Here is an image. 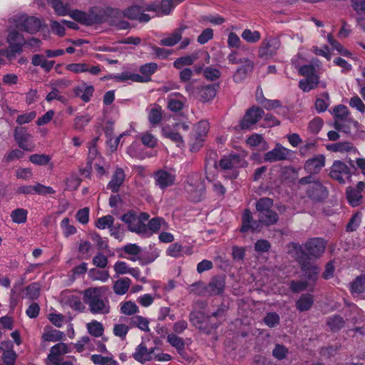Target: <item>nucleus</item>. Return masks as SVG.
Listing matches in <instances>:
<instances>
[{
  "instance_id": "1",
  "label": "nucleus",
  "mask_w": 365,
  "mask_h": 365,
  "mask_svg": "<svg viewBox=\"0 0 365 365\" xmlns=\"http://www.w3.org/2000/svg\"><path fill=\"white\" fill-rule=\"evenodd\" d=\"M207 155L209 157L206 159L207 164L211 163L215 168L219 166L220 169L224 173V178L229 180L236 179L239 175L238 169L246 168L248 165L245 158L237 153L223 155L218 164L216 159L217 156L216 152L210 151Z\"/></svg>"
},
{
  "instance_id": "2",
  "label": "nucleus",
  "mask_w": 365,
  "mask_h": 365,
  "mask_svg": "<svg viewBox=\"0 0 365 365\" xmlns=\"http://www.w3.org/2000/svg\"><path fill=\"white\" fill-rule=\"evenodd\" d=\"M288 248L295 252L296 260L300 265L301 270L305 277L312 282L314 285L318 279L319 268L315 264L307 259V256L303 249V246L297 242H290Z\"/></svg>"
},
{
  "instance_id": "3",
  "label": "nucleus",
  "mask_w": 365,
  "mask_h": 365,
  "mask_svg": "<svg viewBox=\"0 0 365 365\" xmlns=\"http://www.w3.org/2000/svg\"><path fill=\"white\" fill-rule=\"evenodd\" d=\"M274 201L269 197H260L255 203L258 222L269 227L276 225L279 221V215L272 208Z\"/></svg>"
},
{
  "instance_id": "4",
  "label": "nucleus",
  "mask_w": 365,
  "mask_h": 365,
  "mask_svg": "<svg viewBox=\"0 0 365 365\" xmlns=\"http://www.w3.org/2000/svg\"><path fill=\"white\" fill-rule=\"evenodd\" d=\"M83 301L88 305L93 314H108L110 312L108 302L102 299L100 288H89L84 291Z\"/></svg>"
},
{
  "instance_id": "5",
  "label": "nucleus",
  "mask_w": 365,
  "mask_h": 365,
  "mask_svg": "<svg viewBox=\"0 0 365 365\" xmlns=\"http://www.w3.org/2000/svg\"><path fill=\"white\" fill-rule=\"evenodd\" d=\"M189 320L194 327L206 334H210L212 330L218 327L217 323L210 322V316L200 310L192 311L189 314Z\"/></svg>"
},
{
  "instance_id": "6",
  "label": "nucleus",
  "mask_w": 365,
  "mask_h": 365,
  "mask_svg": "<svg viewBox=\"0 0 365 365\" xmlns=\"http://www.w3.org/2000/svg\"><path fill=\"white\" fill-rule=\"evenodd\" d=\"M329 177L339 184H345L346 182H351L352 171L344 162L334 160L330 168Z\"/></svg>"
},
{
  "instance_id": "7",
  "label": "nucleus",
  "mask_w": 365,
  "mask_h": 365,
  "mask_svg": "<svg viewBox=\"0 0 365 365\" xmlns=\"http://www.w3.org/2000/svg\"><path fill=\"white\" fill-rule=\"evenodd\" d=\"M281 41L277 37H267L261 43L258 50V56L262 59L272 58L277 55Z\"/></svg>"
},
{
  "instance_id": "8",
  "label": "nucleus",
  "mask_w": 365,
  "mask_h": 365,
  "mask_svg": "<svg viewBox=\"0 0 365 365\" xmlns=\"http://www.w3.org/2000/svg\"><path fill=\"white\" fill-rule=\"evenodd\" d=\"M16 29L29 34H36L41 27V21L35 16L21 15L14 19Z\"/></svg>"
},
{
  "instance_id": "9",
  "label": "nucleus",
  "mask_w": 365,
  "mask_h": 365,
  "mask_svg": "<svg viewBox=\"0 0 365 365\" xmlns=\"http://www.w3.org/2000/svg\"><path fill=\"white\" fill-rule=\"evenodd\" d=\"M327 242L322 237L309 239L303 247L307 256V259H319L324 252Z\"/></svg>"
},
{
  "instance_id": "10",
  "label": "nucleus",
  "mask_w": 365,
  "mask_h": 365,
  "mask_svg": "<svg viewBox=\"0 0 365 365\" xmlns=\"http://www.w3.org/2000/svg\"><path fill=\"white\" fill-rule=\"evenodd\" d=\"M14 138L19 148L24 151H34L35 145L32 142L33 136L27 132L25 127H16L14 131Z\"/></svg>"
},
{
  "instance_id": "11",
  "label": "nucleus",
  "mask_w": 365,
  "mask_h": 365,
  "mask_svg": "<svg viewBox=\"0 0 365 365\" xmlns=\"http://www.w3.org/2000/svg\"><path fill=\"white\" fill-rule=\"evenodd\" d=\"M264 114L262 108L253 106L247 110L245 115L240 120L239 126L242 130H247L256 124Z\"/></svg>"
},
{
  "instance_id": "12",
  "label": "nucleus",
  "mask_w": 365,
  "mask_h": 365,
  "mask_svg": "<svg viewBox=\"0 0 365 365\" xmlns=\"http://www.w3.org/2000/svg\"><path fill=\"white\" fill-rule=\"evenodd\" d=\"M365 189V182L360 181L356 187L349 186L346 188V198L348 203L353 207H358L363 203V195L361 192Z\"/></svg>"
},
{
  "instance_id": "13",
  "label": "nucleus",
  "mask_w": 365,
  "mask_h": 365,
  "mask_svg": "<svg viewBox=\"0 0 365 365\" xmlns=\"http://www.w3.org/2000/svg\"><path fill=\"white\" fill-rule=\"evenodd\" d=\"M220 86V83H214L196 87V98L202 103L212 101L215 98Z\"/></svg>"
},
{
  "instance_id": "14",
  "label": "nucleus",
  "mask_w": 365,
  "mask_h": 365,
  "mask_svg": "<svg viewBox=\"0 0 365 365\" xmlns=\"http://www.w3.org/2000/svg\"><path fill=\"white\" fill-rule=\"evenodd\" d=\"M6 41L9 43V48L16 55H20L23 52V47L26 46L25 38L16 29L9 31Z\"/></svg>"
},
{
  "instance_id": "15",
  "label": "nucleus",
  "mask_w": 365,
  "mask_h": 365,
  "mask_svg": "<svg viewBox=\"0 0 365 365\" xmlns=\"http://www.w3.org/2000/svg\"><path fill=\"white\" fill-rule=\"evenodd\" d=\"M309 198L314 202H322L328 196V190L319 180L309 185L307 189Z\"/></svg>"
},
{
  "instance_id": "16",
  "label": "nucleus",
  "mask_w": 365,
  "mask_h": 365,
  "mask_svg": "<svg viewBox=\"0 0 365 365\" xmlns=\"http://www.w3.org/2000/svg\"><path fill=\"white\" fill-rule=\"evenodd\" d=\"M120 220L128 225V230L132 232H143L145 230L144 223L138 221V216L135 211L131 210L120 217Z\"/></svg>"
},
{
  "instance_id": "17",
  "label": "nucleus",
  "mask_w": 365,
  "mask_h": 365,
  "mask_svg": "<svg viewBox=\"0 0 365 365\" xmlns=\"http://www.w3.org/2000/svg\"><path fill=\"white\" fill-rule=\"evenodd\" d=\"M225 275L214 276L205 287V292L211 296L221 295L225 291Z\"/></svg>"
},
{
  "instance_id": "18",
  "label": "nucleus",
  "mask_w": 365,
  "mask_h": 365,
  "mask_svg": "<svg viewBox=\"0 0 365 365\" xmlns=\"http://www.w3.org/2000/svg\"><path fill=\"white\" fill-rule=\"evenodd\" d=\"M289 155L290 150L289 149L277 143L274 148L264 155V161L269 163L282 161L288 159Z\"/></svg>"
},
{
  "instance_id": "19",
  "label": "nucleus",
  "mask_w": 365,
  "mask_h": 365,
  "mask_svg": "<svg viewBox=\"0 0 365 365\" xmlns=\"http://www.w3.org/2000/svg\"><path fill=\"white\" fill-rule=\"evenodd\" d=\"M155 185L161 190H165L175 184V175L163 169L153 174Z\"/></svg>"
},
{
  "instance_id": "20",
  "label": "nucleus",
  "mask_w": 365,
  "mask_h": 365,
  "mask_svg": "<svg viewBox=\"0 0 365 365\" xmlns=\"http://www.w3.org/2000/svg\"><path fill=\"white\" fill-rule=\"evenodd\" d=\"M242 65L239 67L233 75V81L235 83H241L251 73L254 68V62L248 58H244Z\"/></svg>"
},
{
  "instance_id": "21",
  "label": "nucleus",
  "mask_w": 365,
  "mask_h": 365,
  "mask_svg": "<svg viewBox=\"0 0 365 365\" xmlns=\"http://www.w3.org/2000/svg\"><path fill=\"white\" fill-rule=\"evenodd\" d=\"M325 165V158L323 155H319L307 160L304 164V170L310 174H317Z\"/></svg>"
},
{
  "instance_id": "22",
  "label": "nucleus",
  "mask_w": 365,
  "mask_h": 365,
  "mask_svg": "<svg viewBox=\"0 0 365 365\" xmlns=\"http://www.w3.org/2000/svg\"><path fill=\"white\" fill-rule=\"evenodd\" d=\"M168 108L173 112L180 111L185 106V98L180 93H173L168 97Z\"/></svg>"
},
{
  "instance_id": "23",
  "label": "nucleus",
  "mask_w": 365,
  "mask_h": 365,
  "mask_svg": "<svg viewBox=\"0 0 365 365\" xmlns=\"http://www.w3.org/2000/svg\"><path fill=\"white\" fill-rule=\"evenodd\" d=\"M69 348L66 344L58 343L51 348L50 353L48 355V359L52 364L58 365L60 361L59 356L68 353Z\"/></svg>"
},
{
  "instance_id": "24",
  "label": "nucleus",
  "mask_w": 365,
  "mask_h": 365,
  "mask_svg": "<svg viewBox=\"0 0 365 365\" xmlns=\"http://www.w3.org/2000/svg\"><path fill=\"white\" fill-rule=\"evenodd\" d=\"M125 173L122 168H118L107 185V189L110 190L113 193H117L125 180Z\"/></svg>"
},
{
  "instance_id": "25",
  "label": "nucleus",
  "mask_w": 365,
  "mask_h": 365,
  "mask_svg": "<svg viewBox=\"0 0 365 365\" xmlns=\"http://www.w3.org/2000/svg\"><path fill=\"white\" fill-rule=\"evenodd\" d=\"M165 224L166 222L163 217H153L148 221V225L144 223L145 230L143 232H138V235L144 237H150L153 233H157L160 230L161 225Z\"/></svg>"
},
{
  "instance_id": "26",
  "label": "nucleus",
  "mask_w": 365,
  "mask_h": 365,
  "mask_svg": "<svg viewBox=\"0 0 365 365\" xmlns=\"http://www.w3.org/2000/svg\"><path fill=\"white\" fill-rule=\"evenodd\" d=\"M185 28V26H180L175 29L168 36L160 39V45L163 46H173L176 45L181 40L182 32Z\"/></svg>"
},
{
  "instance_id": "27",
  "label": "nucleus",
  "mask_w": 365,
  "mask_h": 365,
  "mask_svg": "<svg viewBox=\"0 0 365 365\" xmlns=\"http://www.w3.org/2000/svg\"><path fill=\"white\" fill-rule=\"evenodd\" d=\"M257 224V222L253 220L252 212L249 209H245L242 216V226L240 228V231L242 233L247 232L249 230L253 232L255 230L254 225Z\"/></svg>"
},
{
  "instance_id": "28",
  "label": "nucleus",
  "mask_w": 365,
  "mask_h": 365,
  "mask_svg": "<svg viewBox=\"0 0 365 365\" xmlns=\"http://www.w3.org/2000/svg\"><path fill=\"white\" fill-rule=\"evenodd\" d=\"M62 300L66 305L73 310L81 312L84 309L80 297L70 292L65 293L63 295Z\"/></svg>"
},
{
  "instance_id": "29",
  "label": "nucleus",
  "mask_w": 365,
  "mask_h": 365,
  "mask_svg": "<svg viewBox=\"0 0 365 365\" xmlns=\"http://www.w3.org/2000/svg\"><path fill=\"white\" fill-rule=\"evenodd\" d=\"M133 359L141 364L151 361V357L148 353V349L145 342H141L135 349L132 354Z\"/></svg>"
},
{
  "instance_id": "30",
  "label": "nucleus",
  "mask_w": 365,
  "mask_h": 365,
  "mask_svg": "<svg viewBox=\"0 0 365 365\" xmlns=\"http://www.w3.org/2000/svg\"><path fill=\"white\" fill-rule=\"evenodd\" d=\"M319 83L318 75L306 77L299 82V88L304 92H309L311 90L317 88Z\"/></svg>"
},
{
  "instance_id": "31",
  "label": "nucleus",
  "mask_w": 365,
  "mask_h": 365,
  "mask_svg": "<svg viewBox=\"0 0 365 365\" xmlns=\"http://www.w3.org/2000/svg\"><path fill=\"white\" fill-rule=\"evenodd\" d=\"M314 304V297L311 294H303L296 302V307L299 312H306L311 309Z\"/></svg>"
},
{
  "instance_id": "32",
  "label": "nucleus",
  "mask_w": 365,
  "mask_h": 365,
  "mask_svg": "<svg viewBox=\"0 0 365 365\" xmlns=\"http://www.w3.org/2000/svg\"><path fill=\"white\" fill-rule=\"evenodd\" d=\"M47 3L58 16H64L69 14L70 6L68 3L64 4L61 0H47Z\"/></svg>"
},
{
  "instance_id": "33",
  "label": "nucleus",
  "mask_w": 365,
  "mask_h": 365,
  "mask_svg": "<svg viewBox=\"0 0 365 365\" xmlns=\"http://www.w3.org/2000/svg\"><path fill=\"white\" fill-rule=\"evenodd\" d=\"M148 121L152 126L158 125L163 119V109L158 104H154L149 110Z\"/></svg>"
},
{
  "instance_id": "34",
  "label": "nucleus",
  "mask_w": 365,
  "mask_h": 365,
  "mask_svg": "<svg viewBox=\"0 0 365 365\" xmlns=\"http://www.w3.org/2000/svg\"><path fill=\"white\" fill-rule=\"evenodd\" d=\"M256 101L267 110L282 107V103L279 100H269L263 95L259 96V89L256 91Z\"/></svg>"
},
{
  "instance_id": "35",
  "label": "nucleus",
  "mask_w": 365,
  "mask_h": 365,
  "mask_svg": "<svg viewBox=\"0 0 365 365\" xmlns=\"http://www.w3.org/2000/svg\"><path fill=\"white\" fill-rule=\"evenodd\" d=\"M163 135L171 140L173 142L177 144V146L182 147L184 145V140L182 135L174 130H172L170 126H165L162 128Z\"/></svg>"
},
{
  "instance_id": "36",
  "label": "nucleus",
  "mask_w": 365,
  "mask_h": 365,
  "mask_svg": "<svg viewBox=\"0 0 365 365\" xmlns=\"http://www.w3.org/2000/svg\"><path fill=\"white\" fill-rule=\"evenodd\" d=\"M130 327H138L142 331H149V321L140 315H135L129 319Z\"/></svg>"
},
{
  "instance_id": "37",
  "label": "nucleus",
  "mask_w": 365,
  "mask_h": 365,
  "mask_svg": "<svg viewBox=\"0 0 365 365\" xmlns=\"http://www.w3.org/2000/svg\"><path fill=\"white\" fill-rule=\"evenodd\" d=\"M131 284V280L128 277L120 278L115 282L113 291L116 294H125Z\"/></svg>"
},
{
  "instance_id": "38",
  "label": "nucleus",
  "mask_w": 365,
  "mask_h": 365,
  "mask_svg": "<svg viewBox=\"0 0 365 365\" xmlns=\"http://www.w3.org/2000/svg\"><path fill=\"white\" fill-rule=\"evenodd\" d=\"M94 92V87L93 86H86L84 88L76 87L74 89V93L76 96H79L81 99L87 103L90 101L91 96Z\"/></svg>"
},
{
  "instance_id": "39",
  "label": "nucleus",
  "mask_w": 365,
  "mask_h": 365,
  "mask_svg": "<svg viewBox=\"0 0 365 365\" xmlns=\"http://www.w3.org/2000/svg\"><path fill=\"white\" fill-rule=\"evenodd\" d=\"M68 15L71 16L73 20L79 22L81 24L86 26H91V22L89 21L90 14H88L84 11L78 9H70L69 14H68Z\"/></svg>"
},
{
  "instance_id": "40",
  "label": "nucleus",
  "mask_w": 365,
  "mask_h": 365,
  "mask_svg": "<svg viewBox=\"0 0 365 365\" xmlns=\"http://www.w3.org/2000/svg\"><path fill=\"white\" fill-rule=\"evenodd\" d=\"M158 69V64L154 62L147 63L142 65L139 71L146 82L151 81V76L155 73Z\"/></svg>"
},
{
  "instance_id": "41",
  "label": "nucleus",
  "mask_w": 365,
  "mask_h": 365,
  "mask_svg": "<svg viewBox=\"0 0 365 365\" xmlns=\"http://www.w3.org/2000/svg\"><path fill=\"white\" fill-rule=\"evenodd\" d=\"M210 125L207 120L198 122L195 127V139L205 140Z\"/></svg>"
},
{
  "instance_id": "42",
  "label": "nucleus",
  "mask_w": 365,
  "mask_h": 365,
  "mask_svg": "<svg viewBox=\"0 0 365 365\" xmlns=\"http://www.w3.org/2000/svg\"><path fill=\"white\" fill-rule=\"evenodd\" d=\"M327 324L332 331H336L344 327L345 321L341 316L336 314L327 319Z\"/></svg>"
},
{
  "instance_id": "43",
  "label": "nucleus",
  "mask_w": 365,
  "mask_h": 365,
  "mask_svg": "<svg viewBox=\"0 0 365 365\" xmlns=\"http://www.w3.org/2000/svg\"><path fill=\"white\" fill-rule=\"evenodd\" d=\"M27 215L28 210L24 208H16L10 214L13 222L16 224L25 223L27 220Z\"/></svg>"
},
{
  "instance_id": "44",
  "label": "nucleus",
  "mask_w": 365,
  "mask_h": 365,
  "mask_svg": "<svg viewBox=\"0 0 365 365\" xmlns=\"http://www.w3.org/2000/svg\"><path fill=\"white\" fill-rule=\"evenodd\" d=\"M87 329L88 333L95 337H100L103 336L104 332V327L103 324L96 320L87 324Z\"/></svg>"
},
{
  "instance_id": "45",
  "label": "nucleus",
  "mask_w": 365,
  "mask_h": 365,
  "mask_svg": "<svg viewBox=\"0 0 365 365\" xmlns=\"http://www.w3.org/2000/svg\"><path fill=\"white\" fill-rule=\"evenodd\" d=\"M352 293L361 294L365 292V275L357 277L351 284Z\"/></svg>"
},
{
  "instance_id": "46",
  "label": "nucleus",
  "mask_w": 365,
  "mask_h": 365,
  "mask_svg": "<svg viewBox=\"0 0 365 365\" xmlns=\"http://www.w3.org/2000/svg\"><path fill=\"white\" fill-rule=\"evenodd\" d=\"M329 105V96L328 93H322L315 101V108L318 113L324 112L327 109Z\"/></svg>"
},
{
  "instance_id": "47",
  "label": "nucleus",
  "mask_w": 365,
  "mask_h": 365,
  "mask_svg": "<svg viewBox=\"0 0 365 365\" xmlns=\"http://www.w3.org/2000/svg\"><path fill=\"white\" fill-rule=\"evenodd\" d=\"M91 119L92 118L89 114L77 115L74 119L73 128L79 131L83 130Z\"/></svg>"
},
{
  "instance_id": "48",
  "label": "nucleus",
  "mask_w": 365,
  "mask_h": 365,
  "mask_svg": "<svg viewBox=\"0 0 365 365\" xmlns=\"http://www.w3.org/2000/svg\"><path fill=\"white\" fill-rule=\"evenodd\" d=\"M108 15H109V13L106 8L97 14H90L89 21L91 22V26L96 24L107 23L108 20Z\"/></svg>"
},
{
  "instance_id": "49",
  "label": "nucleus",
  "mask_w": 365,
  "mask_h": 365,
  "mask_svg": "<svg viewBox=\"0 0 365 365\" xmlns=\"http://www.w3.org/2000/svg\"><path fill=\"white\" fill-rule=\"evenodd\" d=\"M289 354V349L284 344H277L272 350V356L279 361L285 359Z\"/></svg>"
},
{
  "instance_id": "50",
  "label": "nucleus",
  "mask_w": 365,
  "mask_h": 365,
  "mask_svg": "<svg viewBox=\"0 0 365 365\" xmlns=\"http://www.w3.org/2000/svg\"><path fill=\"white\" fill-rule=\"evenodd\" d=\"M167 341L173 347L177 349V351L185 349V341L182 338L174 334H170L168 335Z\"/></svg>"
},
{
  "instance_id": "51",
  "label": "nucleus",
  "mask_w": 365,
  "mask_h": 365,
  "mask_svg": "<svg viewBox=\"0 0 365 365\" xmlns=\"http://www.w3.org/2000/svg\"><path fill=\"white\" fill-rule=\"evenodd\" d=\"M362 214L360 212H356L351 215L346 227V232H354L359 227L361 220Z\"/></svg>"
},
{
  "instance_id": "52",
  "label": "nucleus",
  "mask_w": 365,
  "mask_h": 365,
  "mask_svg": "<svg viewBox=\"0 0 365 365\" xmlns=\"http://www.w3.org/2000/svg\"><path fill=\"white\" fill-rule=\"evenodd\" d=\"M139 312L138 307L135 302L127 301L121 304L120 312L125 315H133Z\"/></svg>"
},
{
  "instance_id": "53",
  "label": "nucleus",
  "mask_w": 365,
  "mask_h": 365,
  "mask_svg": "<svg viewBox=\"0 0 365 365\" xmlns=\"http://www.w3.org/2000/svg\"><path fill=\"white\" fill-rule=\"evenodd\" d=\"M241 36L245 41L251 43H256L261 38V34L259 31H252L248 29L243 31Z\"/></svg>"
},
{
  "instance_id": "54",
  "label": "nucleus",
  "mask_w": 365,
  "mask_h": 365,
  "mask_svg": "<svg viewBox=\"0 0 365 365\" xmlns=\"http://www.w3.org/2000/svg\"><path fill=\"white\" fill-rule=\"evenodd\" d=\"M130 325L128 326L123 323L115 324L113 326V334L120 338L122 340H125L130 330Z\"/></svg>"
},
{
  "instance_id": "55",
  "label": "nucleus",
  "mask_w": 365,
  "mask_h": 365,
  "mask_svg": "<svg viewBox=\"0 0 365 365\" xmlns=\"http://www.w3.org/2000/svg\"><path fill=\"white\" fill-rule=\"evenodd\" d=\"M204 78L210 81H215L221 76V71L211 66H207L203 70Z\"/></svg>"
},
{
  "instance_id": "56",
  "label": "nucleus",
  "mask_w": 365,
  "mask_h": 365,
  "mask_svg": "<svg viewBox=\"0 0 365 365\" xmlns=\"http://www.w3.org/2000/svg\"><path fill=\"white\" fill-rule=\"evenodd\" d=\"M64 334L59 330H51L43 333L42 338L46 341H58L63 339Z\"/></svg>"
},
{
  "instance_id": "57",
  "label": "nucleus",
  "mask_w": 365,
  "mask_h": 365,
  "mask_svg": "<svg viewBox=\"0 0 365 365\" xmlns=\"http://www.w3.org/2000/svg\"><path fill=\"white\" fill-rule=\"evenodd\" d=\"M197 59V56H186L178 58L173 63L175 68L180 69L183 66H190L193 64L194 61Z\"/></svg>"
},
{
  "instance_id": "58",
  "label": "nucleus",
  "mask_w": 365,
  "mask_h": 365,
  "mask_svg": "<svg viewBox=\"0 0 365 365\" xmlns=\"http://www.w3.org/2000/svg\"><path fill=\"white\" fill-rule=\"evenodd\" d=\"M353 146L349 142H338L327 146L329 150L333 152H349L352 149Z\"/></svg>"
},
{
  "instance_id": "59",
  "label": "nucleus",
  "mask_w": 365,
  "mask_h": 365,
  "mask_svg": "<svg viewBox=\"0 0 365 365\" xmlns=\"http://www.w3.org/2000/svg\"><path fill=\"white\" fill-rule=\"evenodd\" d=\"M113 223H114L113 217L110 215H108L103 216V217L98 218L96 220L95 225L98 229L104 230L106 227H108V228L110 227Z\"/></svg>"
},
{
  "instance_id": "60",
  "label": "nucleus",
  "mask_w": 365,
  "mask_h": 365,
  "mask_svg": "<svg viewBox=\"0 0 365 365\" xmlns=\"http://www.w3.org/2000/svg\"><path fill=\"white\" fill-rule=\"evenodd\" d=\"M40 290L38 283H32L26 288V296L31 300L37 299L40 295Z\"/></svg>"
},
{
  "instance_id": "61",
  "label": "nucleus",
  "mask_w": 365,
  "mask_h": 365,
  "mask_svg": "<svg viewBox=\"0 0 365 365\" xmlns=\"http://www.w3.org/2000/svg\"><path fill=\"white\" fill-rule=\"evenodd\" d=\"M51 159V157L46 154H33L29 156V160L37 165H46Z\"/></svg>"
},
{
  "instance_id": "62",
  "label": "nucleus",
  "mask_w": 365,
  "mask_h": 365,
  "mask_svg": "<svg viewBox=\"0 0 365 365\" xmlns=\"http://www.w3.org/2000/svg\"><path fill=\"white\" fill-rule=\"evenodd\" d=\"M246 142L249 145L252 147H256L260 145L262 143V148L264 150L267 148V143L264 140L262 135L259 134H252L247 139Z\"/></svg>"
},
{
  "instance_id": "63",
  "label": "nucleus",
  "mask_w": 365,
  "mask_h": 365,
  "mask_svg": "<svg viewBox=\"0 0 365 365\" xmlns=\"http://www.w3.org/2000/svg\"><path fill=\"white\" fill-rule=\"evenodd\" d=\"M142 8L140 6L133 5L123 11V16L132 20H138Z\"/></svg>"
},
{
  "instance_id": "64",
  "label": "nucleus",
  "mask_w": 365,
  "mask_h": 365,
  "mask_svg": "<svg viewBox=\"0 0 365 365\" xmlns=\"http://www.w3.org/2000/svg\"><path fill=\"white\" fill-rule=\"evenodd\" d=\"M333 113L335 119L345 120L349 113L346 106L339 105L334 107Z\"/></svg>"
}]
</instances>
